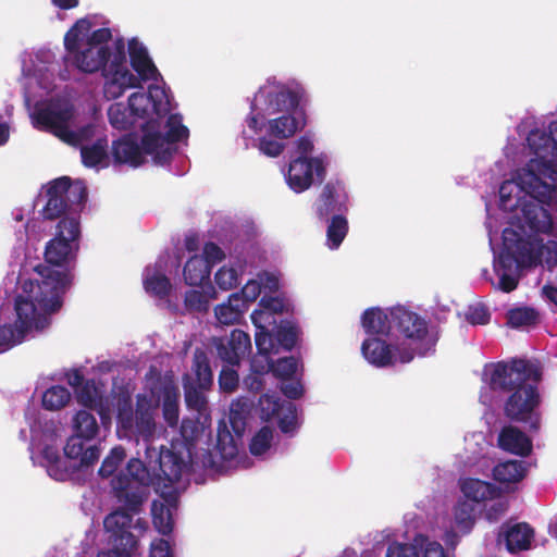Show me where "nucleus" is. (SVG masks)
<instances>
[{
  "mask_svg": "<svg viewBox=\"0 0 557 557\" xmlns=\"http://www.w3.org/2000/svg\"><path fill=\"white\" fill-rule=\"evenodd\" d=\"M348 195L345 186L339 181L329 182L317 202V213L320 218H329L331 214H343L347 211Z\"/></svg>",
  "mask_w": 557,
  "mask_h": 557,
  "instance_id": "nucleus-24",
  "label": "nucleus"
},
{
  "mask_svg": "<svg viewBox=\"0 0 557 557\" xmlns=\"http://www.w3.org/2000/svg\"><path fill=\"white\" fill-rule=\"evenodd\" d=\"M180 394L177 388L165 386L162 394V412L163 418L170 428H175L178 423Z\"/></svg>",
  "mask_w": 557,
  "mask_h": 557,
  "instance_id": "nucleus-42",
  "label": "nucleus"
},
{
  "mask_svg": "<svg viewBox=\"0 0 557 557\" xmlns=\"http://www.w3.org/2000/svg\"><path fill=\"white\" fill-rule=\"evenodd\" d=\"M280 287V276L275 272L263 271L257 274L256 278L249 280L240 293H238L247 307L248 302H253L263 293H274Z\"/></svg>",
  "mask_w": 557,
  "mask_h": 557,
  "instance_id": "nucleus-29",
  "label": "nucleus"
},
{
  "mask_svg": "<svg viewBox=\"0 0 557 557\" xmlns=\"http://www.w3.org/2000/svg\"><path fill=\"white\" fill-rule=\"evenodd\" d=\"M295 146L299 156L290 160L284 176L288 187L299 194L307 190L314 182L321 183L325 178L330 157L324 152L309 157L314 148V137L310 133L300 136Z\"/></svg>",
  "mask_w": 557,
  "mask_h": 557,
  "instance_id": "nucleus-16",
  "label": "nucleus"
},
{
  "mask_svg": "<svg viewBox=\"0 0 557 557\" xmlns=\"http://www.w3.org/2000/svg\"><path fill=\"white\" fill-rule=\"evenodd\" d=\"M73 433L92 442L99 434V424L96 417L86 410H79L73 418Z\"/></svg>",
  "mask_w": 557,
  "mask_h": 557,
  "instance_id": "nucleus-41",
  "label": "nucleus"
},
{
  "mask_svg": "<svg viewBox=\"0 0 557 557\" xmlns=\"http://www.w3.org/2000/svg\"><path fill=\"white\" fill-rule=\"evenodd\" d=\"M459 488L465 497L463 500H469L473 505L484 504L488 498L497 496L499 492L494 484L473 478L460 479Z\"/></svg>",
  "mask_w": 557,
  "mask_h": 557,
  "instance_id": "nucleus-30",
  "label": "nucleus"
},
{
  "mask_svg": "<svg viewBox=\"0 0 557 557\" xmlns=\"http://www.w3.org/2000/svg\"><path fill=\"white\" fill-rule=\"evenodd\" d=\"M216 298V292L209 285L206 290L191 289L185 294V306L189 311L206 312L211 299Z\"/></svg>",
  "mask_w": 557,
  "mask_h": 557,
  "instance_id": "nucleus-43",
  "label": "nucleus"
},
{
  "mask_svg": "<svg viewBox=\"0 0 557 557\" xmlns=\"http://www.w3.org/2000/svg\"><path fill=\"white\" fill-rule=\"evenodd\" d=\"M299 370V360L295 357H285L273 362L271 372L277 377L289 380L297 375Z\"/></svg>",
  "mask_w": 557,
  "mask_h": 557,
  "instance_id": "nucleus-49",
  "label": "nucleus"
},
{
  "mask_svg": "<svg viewBox=\"0 0 557 557\" xmlns=\"http://www.w3.org/2000/svg\"><path fill=\"white\" fill-rule=\"evenodd\" d=\"M382 311L386 315V322L393 326V332L398 336V343L403 347L400 363H409L414 356L425 357L435 351L438 336L429 326L425 318L404 306L382 309Z\"/></svg>",
  "mask_w": 557,
  "mask_h": 557,
  "instance_id": "nucleus-12",
  "label": "nucleus"
},
{
  "mask_svg": "<svg viewBox=\"0 0 557 557\" xmlns=\"http://www.w3.org/2000/svg\"><path fill=\"white\" fill-rule=\"evenodd\" d=\"M180 260L169 252L161 253L153 265H147L143 273V284L145 290L158 298H164L171 290V283L168 274L172 270H177Z\"/></svg>",
  "mask_w": 557,
  "mask_h": 557,
  "instance_id": "nucleus-20",
  "label": "nucleus"
},
{
  "mask_svg": "<svg viewBox=\"0 0 557 557\" xmlns=\"http://www.w3.org/2000/svg\"><path fill=\"white\" fill-rule=\"evenodd\" d=\"M58 64L50 49H39L22 57L24 100L33 126L53 134L62 141L81 147L83 164L99 171L109 165L108 139L95 114L79 113L66 96H51L36 100L33 86L47 94L54 88Z\"/></svg>",
  "mask_w": 557,
  "mask_h": 557,
  "instance_id": "nucleus-3",
  "label": "nucleus"
},
{
  "mask_svg": "<svg viewBox=\"0 0 557 557\" xmlns=\"http://www.w3.org/2000/svg\"><path fill=\"white\" fill-rule=\"evenodd\" d=\"M51 3L61 10H71L78 5V0H51Z\"/></svg>",
  "mask_w": 557,
  "mask_h": 557,
  "instance_id": "nucleus-60",
  "label": "nucleus"
},
{
  "mask_svg": "<svg viewBox=\"0 0 557 557\" xmlns=\"http://www.w3.org/2000/svg\"><path fill=\"white\" fill-rule=\"evenodd\" d=\"M533 529L524 522L504 524L498 534V543H504L506 549L511 553H518L529 549L533 539Z\"/></svg>",
  "mask_w": 557,
  "mask_h": 557,
  "instance_id": "nucleus-28",
  "label": "nucleus"
},
{
  "mask_svg": "<svg viewBox=\"0 0 557 557\" xmlns=\"http://www.w3.org/2000/svg\"><path fill=\"white\" fill-rule=\"evenodd\" d=\"M234 367L225 364L220 372L219 385L225 393H233L238 387L239 376Z\"/></svg>",
  "mask_w": 557,
  "mask_h": 557,
  "instance_id": "nucleus-51",
  "label": "nucleus"
},
{
  "mask_svg": "<svg viewBox=\"0 0 557 557\" xmlns=\"http://www.w3.org/2000/svg\"><path fill=\"white\" fill-rule=\"evenodd\" d=\"M10 137V127L7 122H0V147L4 146Z\"/></svg>",
  "mask_w": 557,
  "mask_h": 557,
  "instance_id": "nucleus-61",
  "label": "nucleus"
},
{
  "mask_svg": "<svg viewBox=\"0 0 557 557\" xmlns=\"http://www.w3.org/2000/svg\"><path fill=\"white\" fill-rule=\"evenodd\" d=\"M246 310L245 301L238 293L228 296L227 301L215 307L214 313L221 324L237 323Z\"/></svg>",
  "mask_w": 557,
  "mask_h": 557,
  "instance_id": "nucleus-34",
  "label": "nucleus"
},
{
  "mask_svg": "<svg viewBox=\"0 0 557 557\" xmlns=\"http://www.w3.org/2000/svg\"><path fill=\"white\" fill-rule=\"evenodd\" d=\"M348 232V222L343 214H334L326 230V245L330 249H337Z\"/></svg>",
  "mask_w": 557,
  "mask_h": 557,
  "instance_id": "nucleus-44",
  "label": "nucleus"
},
{
  "mask_svg": "<svg viewBox=\"0 0 557 557\" xmlns=\"http://www.w3.org/2000/svg\"><path fill=\"white\" fill-rule=\"evenodd\" d=\"M108 119L111 126L120 131L128 129L140 122L138 116L129 109L128 102L112 103L108 109Z\"/></svg>",
  "mask_w": 557,
  "mask_h": 557,
  "instance_id": "nucleus-37",
  "label": "nucleus"
},
{
  "mask_svg": "<svg viewBox=\"0 0 557 557\" xmlns=\"http://www.w3.org/2000/svg\"><path fill=\"white\" fill-rule=\"evenodd\" d=\"M475 522V505L469 500L459 498L453 507V518L449 525L445 529L443 541L445 544L455 548L459 542V536L468 534Z\"/></svg>",
  "mask_w": 557,
  "mask_h": 557,
  "instance_id": "nucleus-21",
  "label": "nucleus"
},
{
  "mask_svg": "<svg viewBox=\"0 0 557 557\" xmlns=\"http://www.w3.org/2000/svg\"><path fill=\"white\" fill-rule=\"evenodd\" d=\"M225 259L224 250L214 243H207L201 255H195L187 260L183 269L184 281L187 285L199 286L210 277L211 269Z\"/></svg>",
  "mask_w": 557,
  "mask_h": 557,
  "instance_id": "nucleus-19",
  "label": "nucleus"
},
{
  "mask_svg": "<svg viewBox=\"0 0 557 557\" xmlns=\"http://www.w3.org/2000/svg\"><path fill=\"white\" fill-rule=\"evenodd\" d=\"M305 96V87L295 78H267L255 94L245 119L242 131L245 147L257 141L262 154L281 156L287 140L305 127V119L297 112Z\"/></svg>",
  "mask_w": 557,
  "mask_h": 557,
  "instance_id": "nucleus-5",
  "label": "nucleus"
},
{
  "mask_svg": "<svg viewBox=\"0 0 557 557\" xmlns=\"http://www.w3.org/2000/svg\"><path fill=\"white\" fill-rule=\"evenodd\" d=\"M81 237V223L77 216H69L61 219L57 225V233L46 246L45 257L48 264L37 265H21L15 274H21L24 271H51L53 281H62L64 283L62 293L60 295L63 302V296L72 282V273L69 264L76 257L79 247Z\"/></svg>",
  "mask_w": 557,
  "mask_h": 557,
  "instance_id": "nucleus-11",
  "label": "nucleus"
},
{
  "mask_svg": "<svg viewBox=\"0 0 557 557\" xmlns=\"http://www.w3.org/2000/svg\"><path fill=\"white\" fill-rule=\"evenodd\" d=\"M154 82L147 92L134 91L128 96L129 109L143 123L141 143L154 163L166 166L174 175H184L189 170V160L183 153L189 129L181 114L171 113L172 96L162 77Z\"/></svg>",
  "mask_w": 557,
  "mask_h": 557,
  "instance_id": "nucleus-6",
  "label": "nucleus"
},
{
  "mask_svg": "<svg viewBox=\"0 0 557 557\" xmlns=\"http://www.w3.org/2000/svg\"><path fill=\"white\" fill-rule=\"evenodd\" d=\"M150 557H174L171 545L165 540H156L150 546Z\"/></svg>",
  "mask_w": 557,
  "mask_h": 557,
  "instance_id": "nucleus-56",
  "label": "nucleus"
},
{
  "mask_svg": "<svg viewBox=\"0 0 557 557\" xmlns=\"http://www.w3.org/2000/svg\"><path fill=\"white\" fill-rule=\"evenodd\" d=\"M527 463L522 460H506L496 465L493 476L500 483H517L524 478Z\"/></svg>",
  "mask_w": 557,
  "mask_h": 557,
  "instance_id": "nucleus-38",
  "label": "nucleus"
},
{
  "mask_svg": "<svg viewBox=\"0 0 557 557\" xmlns=\"http://www.w3.org/2000/svg\"><path fill=\"white\" fill-rule=\"evenodd\" d=\"M517 132L530 159L503 182L497 206L485 202L495 276L483 269L481 277L504 293L517 288L522 269L557 265V227L545 208L557 198V120L545 124L530 115Z\"/></svg>",
  "mask_w": 557,
  "mask_h": 557,
  "instance_id": "nucleus-1",
  "label": "nucleus"
},
{
  "mask_svg": "<svg viewBox=\"0 0 557 557\" xmlns=\"http://www.w3.org/2000/svg\"><path fill=\"white\" fill-rule=\"evenodd\" d=\"M484 505V517L490 522L498 521L508 509V499L502 496L500 491L497 496L488 498Z\"/></svg>",
  "mask_w": 557,
  "mask_h": 557,
  "instance_id": "nucleus-46",
  "label": "nucleus"
},
{
  "mask_svg": "<svg viewBox=\"0 0 557 557\" xmlns=\"http://www.w3.org/2000/svg\"><path fill=\"white\" fill-rule=\"evenodd\" d=\"M264 374L265 373L253 372L250 370V373L247 376H245L243 380L244 387L247 391L252 392V393L260 392L264 386V382H263Z\"/></svg>",
  "mask_w": 557,
  "mask_h": 557,
  "instance_id": "nucleus-55",
  "label": "nucleus"
},
{
  "mask_svg": "<svg viewBox=\"0 0 557 557\" xmlns=\"http://www.w3.org/2000/svg\"><path fill=\"white\" fill-rule=\"evenodd\" d=\"M25 418L30 430V460L34 466L45 468L51 479L61 482L74 479L78 472L87 470L98 461L101 450L97 444L73 433L63 448L64 456H61L60 423L29 411L25 413Z\"/></svg>",
  "mask_w": 557,
  "mask_h": 557,
  "instance_id": "nucleus-7",
  "label": "nucleus"
},
{
  "mask_svg": "<svg viewBox=\"0 0 557 557\" xmlns=\"http://www.w3.org/2000/svg\"><path fill=\"white\" fill-rule=\"evenodd\" d=\"M85 373L83 369H71L66 371L65 379L70 386H72L75 389V393L77 389L84 384L85 380Z\"/></svg>",
  "mask_w": 557,
  "mask_h": 557,
  "instance_id": "nucleus-57",
  "label": "nucleus"
},
{
  "mask_svg": "<svg viewBox=\"0 0 557 557\" xmlns=\"http://www.w3.org/2000/svg\"><path fill=\"white\" fill-rule=\"evenodd\" d=\"M265 293L259 302V309L251 313L256 331L269 333L271 325L277 324L275 314L287 310L288 304L281 297H272Z\"/></svg>",
  "mask_w": 557,
  "mask_h": 557,
  "instance_id": "nucleus-26",
  "label": "nucleus"
},
{
  "mask_svg": "<svg viewBox=\"0 0 557 557\" xmlns=\"http://www.w3.org/2000/svg\"><path fill=\"white\" fill-rule=\"evenodd\" d=\"M120 45L125 50L122 38L112 41L110 28H94L91 18L83 17L64 36V61L81 72L97 73L111 62Z\"/></svg>",
  "mask_w": 557,
  "mask_h": 557,
  "instance_id": "nucleus-9",
  "label": "nucleus"
},
{
  "mask_svg": "<svg viewBox=\"0 0 557 557\" xmlns=\"http://www.w3.org/2000/svg\"><path fill=\"white\" fill-rule=\"evenodd\" d=\"M126 475L132 479V475L127 471V467L125 470L121 471L113 480H112V488L114 494L119 500V503L123 506V509H117L109 513L103 521V528L106 533L108 534L107 541L109 547L107 549H102L99 552V557H131L136 548H137V540L135 535L129 531V527L132 524V515L138 513L144 502L148 496V487L150 484H147L145 487V498L136 509H131L126 502L120 498V492L115 488L114 483L121 476Z\"/></svg>",
  "mask_w": 557,
  "mask_h": 557,
  "instance_id": "nucleus-14",
  "label": "nucleus"
},
{
  "mask_svg": "<svg viewBox=\"0 0 557 557\" xmlns=\"http://www.w3.org/2000/svg\"><path fill=\"white\" fill-rule=\"evenodd\" d=\"M498 444L502 449L519 456H527L532 450V441L515 426H506L502 430Z\"/></svg>",
  "mask_w": 557,
  "mask_h": 557,
  "instance_id": "nucleus-33",
  "label": "nucleus"
},
{
  "mask_svg": "<svg viewBox=\"0 0 557 557\" xmlns=\"http://www.w3.org/2000/svg\"><path fill=\"white\" fill-rule=\"evenodd\" d=\"M269 334L272 336L275 348L274 354L280 351V348L288 351L295 346L298 337V329L290 321H281L278 325H271Z\"/></svg>",
  "mask_w": 557,
  "mask_h": 557,
  "instance_id": "nucleus-36",
  "label": "nucleus"
},
{
  "mask_svg": "<svg viewBox=\"0 0 557 557\" xmlns=\"http://www.w3.org/2000/svg\"><path fill=\"white\" fill-rule=\"evenodd\" d=\"M125 457L126 453L122 446L113 447L110 450L109 455L102 461V465L99 469V475L101 478L111 476L116 471L119 466L123 462Z\"/></svg>",
  "mask_w": 557,
  "mask_h": 557,
  "instance_id": "nucleus-47",
  "label": "nucleus"
},
{
  "mask_svg": "<svg viewBox=\"0 0 557 557\" xmlns=\"http://www.w3.org/2000/svg\"><path fill=\"white\" fill-rule=\"evenodd\" d=\"M127 50L131 66L126 64V53L122 46L113 54L111 62L101 71L103 77L102 94L106 100L122 97L127 89L140 87L141 83L158 81L160 72L153 63L147 47L137 38L128 40Z\"/></svg>",
  "mask_w": 557,
  "mask_h": 557,
  "instance_id": "nucleus-10",
  "label": "nucleus"
},
{
  "mask_svg": "<svg viewBox=\"0 0 557 557\" xmlns=\"http://www.w3.org/2000/svg\"><path fill=\"white\" fill-rule=\"evenodd\" d=\"M71 400V392L62 385H51L41 394V405L49 411H59L65 408Z\"/></svg>",
  "mask_w": 557,
  "mask_h": 557,
  "instance_id": "nucleus-39",
  "label": "nucleus"
},
{
  "mask_svg": "<svg viewBox=\"0 0 557 557\" xmlns=\"http://www.w3.org/2000/svg\"><path fill=\"white\" fill-rule=\"evenodd\" d=\"M537 320V313L531 308H516L507 313V323L511 327H521L534 324Z\"/></svg>",
  "mask_w": 557,
  "mask_h": 557,
  "instance_id": "nucleus-48",
  "label": "nucleus"
},
{
  "mask_svg": "<svg viewBox=\"0 0 557 557\" xmlns=\"http://www.w3.org/2000/svg\"><path fill=\"white\" fill-rule=\"evenodd\" d=\"M549 533L557 539V517L549 523Z\"/></svg>",
  "mask_w": 557,
  "mask_h": 557,
  "instance_id": "nucleus-64",
  "label": "nucleus"
},
{
  "mask_svg": "<svg viewBox=\"0 0 557 557\" xmlns=\"http://www.w3.org/2000/svg\"><path fill=\"white\" fill-rule=\"evenodd\" d=\"M87 199V188L83 181L71 182L63 176L51 181L40 191L37 205L44 203L40 213L45 220L77 216Z\"/></svg>",
  "mask_w": 557,
  "mask_h": 557,
  "instance_id": "nucleus-15",
  "label": "nucleus"
},
{
  "mask_svg": "<svg viewBox=\"0 0 557 557\" xmlns=\"http://www.w3.org/2000/svg\"><path fill=\"white\" fill-rule=\"evenodd\" d=\"M259 412L261 420L276 421L280 431L289 437L294 436L300 428L296 405L288 400H281L276 393H267L260 397Z\"/></svg>",
  "mask_w": 557,
  "mask_h": 557,
  "instance_id": "nucleus-18",
  "label": "nucleus"
},
{
  "mask_svg": "<svg viewBox=\"0 0 557 557\" xmlns=\"http://www.w3.org/2000/svg\"><path fill=\"white\" fill-rule=\"evenodd\" d=\"M182 481H183V479L178 483H174L171 485L168 483L166 487H171L172 488L171 492H177L181 488ZM161 484L165 487L164 481H160V483H158L156 481V483L153 485L160 486ZM176 508H177V500L172 495V493H170V495L164 497L162 500H153L152 502V504H151L152 522H153L156 530L159 533H161L162 535H169L172 533L173 527H174L173 513L176 510Z\"/></svg>",
  "mask_w": 557,
  "mask_h": 557,
  "instance_id": "nucleus-23",
  "label": "nucleus"
},
{
  "mask_svg": "<svg viewBox=\"0 0 557 557\" xmlns=\"http://www.w3.org/2000/svg\"><path fill=\"white\" fill-rule=\"evenodd\" d=\"M159 398L151 394H138L136 408L129 400H120L117 406L116 423L117 435L122 440L134 441L144 445L145 461L132 458L127 462V471L132 479L121 475L114 483L115 488L122 494L120 498L125 500L131 509H136L145 498L147 484L156 481L178 483L187 475L188 465L202 467L205 470L220 473L228 466L248 469L252 461L245 454L240 455L228 431L219 432L216 454L209 449L196 450V443L205 433V425L196 419L184 418L180 429V438L171 442V447L160 448L152 446L158 433L157 417L159 412Z\"/></svg>",
  "mask_w": 557,
  "mask_h": 557,
  "instance_id": "nucleus-2",
  "label": "nucleus"
},
{
  "mask_svg": "<svg viewBox=\"0 0 557 557\" xmlns=\"http://www.w3.org/2000/svg\"><path fill=\"white\" fill-rule=\"evenodd\" d=\"M436 547L441 550L440 557H448L438 542L431 541L429 537L418 534L411 543L391 542L385 557H426L431 549H435Z\"/></svg>",
  "mask_w": 557,
  "mask_h": 557,
  "instance_id": "nucleus-25",
  "label": "nucleus"
},
{
  "mask_svg": "<svg viewBox=\"0 0 557 557\" xmlns=\"http://www.w3.org/2000/svg\"><path fill=\"white\" fill-rule=\"evenodd\" d=\"M103 396V386L96 383L94 379L86 380L76 392L78 403L92 409H99L102 407Z\"/></svg>",
  "mask_w": 557,
  "mask_h": 557,
  "instance_id": "nucleus-40",
  "label": "nucleus"
},
{
  "mask_svg": "<svg viewBox=\"0 0 557 557\" xmlns=\"http://www.w3.org/2000/svg\"><path fill=\"white\" fill-rule=\"evenodd\" d=\"M213 345L219 358L228 366H238L251 350L250 336L238 329L228 336L214 338Z\"/></svg>",
  "mask_w": 557,
  "mask_h": 557,
  "instance_id": "nucleus-22",
  "label": "nucleus"
},
{
  "mask_svg": "<svg viewBox=\"0 0 557 557\" xmlns=\"http://www.w3.org/2000/svg\"><path fill=\"white\" fill-rule=\"evenodd\" d=\"M281 391L289 399H297L304 394V386L298 379L283 380Z\"/></svg>",
  "mask_w": 557,
  "mask_h": 557,
  "instance_id": "nucleus-53",
  "label": "nucleus"
},
{
  "mask_svg": "<svg viewBox=\"0 0 557 557\" xmlns=\"http://www.w3.org/2000/svg\"><path fill=\"white\" fill-rule=\"evenodd\" d=\"M467 320L473 325L486 324L490 320V313L483 306H472L468 309Z\"/></svg>",
  "mask_w": 557,
  "mask_h": 557,
  "instance_id": "nucleus-54",
  "label": "nucleus"
},
{
  "mask_svg": "<svg viewBox=\"0 0 557 557\" xmlns=\"http://www.w3.org/2000/svg\"><path fill=\"white\" fill-rule=\"evenodd\" d=\"M191 368L201 386L211 384L212 372L210 363L207 355L201 349H196Z\"/></svg>",
  "mask_w": 557,
  "mask_h": 557,
  "instance_id": "nucleus-45",
  "label": "nucleus"
},
{
  "mask_svg": "<svg viewBox=\"0 0 557 557\" xmlns=\"http://www.w3.org/2000/svg\"><path fill=\"white\" fill-rule=\"evenodd\" d=\"M185 401L187 406L198 413H202L206 410V398L201 392L196 388L185 389Z\"/></svg>",
  "mask_w": 557,
  "mask_h": 557,
  "instance_id": "nucleus-52",
  "label": "nucleus"
},
{
  "mask_svg": "<svg viewBox=\"0 0 557 557\" xmlns=\"http://www.w3.org/2000/svg\"><path fill=\"white\" fill-rule=\"evenodd\" d=\"M251 403L247 398H238L232 401L230 407V420L236 430L238 425H244L247 416L250 412Z\"/></svg>",
  "mask_w": 557,
  "mask_h": 557,
  "instance_id": "nucleus-50",
  "label": "nucleus"
},
{
  "mask_svg": "<svg viewBox=\"0 0 557 557\" xmlns=\"http://www.w3.org/2000/svg\"><path fill=\"white\" fill-rule=\"evenodd\" d=\"M335 557H361L359 553L352 547H346Z\"/></svg>",
  "mask_w": 557,
  "mask_h": 557,
  "instance_id": "nucleus-62",
  "label": "nucleus"
},
{
  "mask_svg": "<svg viewBox=\"0 0 557 557\" xmlns=\"http://www.w3.org/2000/svg\"><path fill=\"white\" fill-rule=\"evenodd\" d=\"M361 324L367 334L361 352L370 364L385 368L400 362L403 347L381 308L367 309L361 315Z\"/></svg>",
  "mask_w": 557,
  "mask_h": 557,
  "instance_id": "nucleus-13",
  "label": "nucleus"
},
{
  "mask_svg": "<svg viewBox=\"0 0 557 557\" xmlns=\"http://www.w3.org/2000/svg\"><path fill=\"white\" fill-rule=\"evenodd\" d=\"M258 354L250 361V370L259 373H269L273 368L270 355L274 354V342L269 333L256 331L255 335Z\"/></svg>",
  "mask_w": 557,
  "mask_h": 557,
  "instance_id": "nucleus-31",
  "label": "nucleus"
},
{
  "mask_svg": "<svg viewBox=\"0 0 557 557\" xmlns=\"http://www.w3.org/2000/svg\"><path fill=\"white\" fill-rule=\"evenodd\" d=\"M62 281H53L51 271H24L15 274L11 270L3 280L10 302L0 305V354L46 331L51 317L62 307L60 295Z\"/></svg>",
  "mask_w": 557,
  "mask_h": 557,
  "instance_id": "nucleus-4",
  "label": "nucleus"
},
{
  "mask_svg": "<svg viewBox=\"0 0 557 557\" xmlns=\"http://www.w3.org/2000/svg\"><path fill=\"white\" fill-rule=\"evenodd\" d=\"M115 362L112 360H102L99 361L95 367H92V373L96 374H107L110 373L115 367Z\"/></svg>",
  "mask_w": 557,
  "mask_h": 557,
  "instance_id": "nucleus-58",
  "label": "nucleus"
},
{
  "mask_svg": "<svg viewBox=\"0 0 557 557\" xmlns=\"http://www.w3.org/2000/svg\"><path fill=\"white\" fill-rule=\"evenodd\" d=\"M185 247L188 251L197 250V239L194 236H187L185 238Z\"/></svg>",
  "mask_w": 557,
  "mask_h": 557,
  "instance_id": "nucleus-63",
  "label": "nucleus"
},
{
  "mask_svg": "<svg viewBox=\"0 0 557 557\" xmlns=\"http://www.w3.org/2000/svg\"><path fill=\"white\" fill-rule=\"evenodd\" d=\"M28 211L16 208L12 211V218L15 222L14 233L17 248H23L30 240H38L42 231L41 223L36 220L26 219Z\"/></svg>",
  "mask_w": 557,
  "mask_h": 557,
  "instance_id": "nucleus-32",
  "label": "nucleus"
},
{
  "mask_svg": "<svg viewBox=\"0 0 557 557\" xmlns=\"http://www.w3.org/2000/svg\"><path fill=\"white\" fill-rule=\"evenodd\" d=\"M542 297L545 300L557 306V287L549 285V284L544 285L542 288Z\"/></svg>",
  "mask_w": 557,
  "mask_h": 557,
  "instance_id": "nucleus-59",
  "label": "nucleus"
},
{
  "mask_svg": "<svg viewBox=\"0 0 557 557\" xmlns=\"http://www.w3.org/2000/svg\"><path fill=\"white\" fill-rule=\"evenodd\" d=\"M275 430L271 425H263L251 437L249 451L260 459H268L274 450Z\"/></svg>",
  "mask_w": 557,
  "mask_h": 557,
  "instance_id": "nucleus-35",
  "label": "nucleus"
},
{
  "mask_svg": "<svg viewBox=\"0 0 557 557\" xmlns=\"http://www.w3.org/2000/svg\"><path fill=\"white\" fill-rule=\"evenodd\" d=\"M137 135L127 134L120 139L113 141L112 156L116 164H128L133 168L139 166L144 162L143 152L148 154L144 149L143 143Z\"/></svg>",
  "mask_w": 557,
  "mask_h": 557,
  "instance_id": "nucleus-27",
  "label": "nucleus"
},
{
  "mask_svg": "<svg viewBox=\"0 0 557 557\" xmlns=\"http://www.w3.org/2000/svg\"><path fill=\"white\" fill-rule=\"evenodd\" d=\"M263 261L264 256L260 248L250 244L235 256L234 263L225 264L215 272L214 282L222 290L234 289L239 285L243 274H251Z\"/></svg>",
  "mask_w": 557,
  "mask_h": 557,
  "instance_id": "nucleus-17",
  "label": "nucleus"
},
{
  "mask_svg": "<svg viewBox=\"0 0 557 557\" xmlns=\"http://www.w3.org/2000/svg\"><path fill=\"white\" fill-rule=\"evenodd\" d=\"M540 379L537 366L527 360L515 359L510 362L485 364L480 401L492 406L495 393L512 391L505 405L507 417L528 424L530 431L535 432L540 429L541 421V397L537 391Z\"/></svg>",
  "mask_w": 557,
  "mask_h": 557,
  "instance_id": "nucleus-8",
  "label": "nucleus"
}]
</instances>
